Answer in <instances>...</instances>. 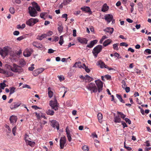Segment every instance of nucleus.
<instances>
[{"mask_svg":"<svg viewBox=\"0 0 151 151\" xmlns=\"http://www.w3.org/2000/svg\"><path fill=\"white\" fill-rule=\"evenodd\" d=\"M95 83L97 86L98 88L95 84L93 83H90L86 86V88L91 93L97 92L98 90L99 92H100L102 90L103 83L100 80H98L95 81Z\"/></svg>","mask_w":151,"mask_h":151,"instance_id":"obj_1","label":"nucleus"},{"mask_svg":"<svg viewBox=\"0 0 151 151\" xmlns=\"http://www.w3.org/2000/svg\"><path fill=\"white\" fill-rule=\"evenodd\" d=\"M10 49V47H4L3 48H0V54L3 58L7 55Z\"/></svg>","mask_w":151,"mask_h":151,"instance_id":"obj_2","label":"nucleus"},{"mask_svg":"<svg viewBox=\"0 0 151 151\" xmlns=\"http://www.w3.org/2000/svg\"><path fill=\"white\" fill-rule=\"evenodd\" d=\"M102 49V47L101 45H98L93 48L92 53L95 58L97 57L98 54L101 51Z\"/></svg>","mask_w":151,"mask_h":151,"instance_id":"obj_3","label":"nucleus"},{"mask_svg":"<svg viewBox=\"0 0 151 151\" xmlns=\"http://www.w3.org/2000/svg\"><path fill=\"white\" fill-rule=\"evenodd\" d=\"M49 105L52 109L55 111L58 110L59 105L55 98L54 100H51L50 101Z\"/></svg>","mask_w":151,"mask_h":151,"instance_id":"obj_4","label":"nucleus"},{"mask_svg":"<svg viewBox=\"0 0 151 151\" xmlns=\"http://www.w3.org/2000/svg\"><path fill=\"white\" fill-rule=\"evenodd\" d=\"M11 70L13 72L18 73H20L23 71L22 67L15 64H13L12 66Z\"/></svg>","mask_w":151,"mask_h":151,"instance_id":"obj_5","label":"nucleus"},{"mask_svg":"<svg viewBox=\"0 0 151 151\" xmlns=\"http://www.w3.org/2000/svg\"><path fill=\"white\" fill-rule=\"evenodd\" d=\"M39 21L37 18H30L26 21V24L29 26H32L38 22Z\"/></svg>","mask_w":151,"mask_h":151,"instance_id":"obj_6","label":"nucleus"},{"mask_svg":"<svg viewBox=\"0 0 151 151\" xmlns=\"http://www.w3.org/2000/svg\"><path fill=\"white\" fill-rule=\"evenodd\" d=\"M29 12L30 16L32 17H35L37 15V10L31 6L29 7Z\"/></svg>","mask_w":151,"mask_h":151,"instance_id":"obj_7","label":"nucleus"},{"mask_svg":"<svg viewBox=\"0 0 151 151\" xmlns=\"http://www.w3.org/2000/svg\"><path fill=\"white\" fill-rule=\"evenodd\" d=\"M104 19L108 23H110L111 21H112V24L114 23V20L113 19V16L111 14H106L104 16Z\"/></svg>","mask_w":151,"mask_h":151,"instance_id":"obj_8","label":"nucleus"},{"mask_svg":"<svg viewBox=\"0 0 151 151\" xmlns=\"http://www.w3.org/2000/svg\"><path fill=\"white\" fill-rule=\"evenodd\" d=\"M45 70V69L43 68H41L34 70L32 73V74L35 76H37L39 74L42 73Z\"/></svg>","mask_w":151,"mask_h":151,"instance_id":"obj_9","label":"nucleus"},{"mask_svg":"<svg viewBox=\"0 0 151 151\" xmlns=\"http://www.w3.org/2000/svg\"><path fill=\"white\" fill-rule=\"evenodd\" d=\"M51 125L55 129L56 128L57 130L59 129V123L55 120H53L50 121Z\"/></svg>","mask_w":151,"mask_h":151,"instance_id":"obj_10","label":"nucleus"},{"mask_svg":"<svg viewBox=\"0 0 151 151\" xmlns=\"http://www.w3.org/2000/svg\"><path fill=\"white\" fill-rule=\"evenodd\" d=\"M33 50L31 49H27L24 52L23 55L26 57L30 56Z\"/></svg>","mask_w":151,"mask_h":151,"instance_id":"obj_11","label":"nucleus"},{"mask_svg":"<svg viewBox=\"0 0 151 151\" xmlns=\"http://www.w3.org/2000/svg\"><path fill=\"white\" fill-rule=\"evenodd\" d=\"M20 102H16L13 103L10 106L11 109H14L18 107L21 104Z\"/></svg>","mask_w":151,"mask_h":151,"instance_id":"obj_12","label":"nucleus"},{"mask_svg":"<svg viewBox=\"0 0 151 151\" xmlns=\"http://www.w3.org/2000/svg\"><path fill=\"white\" fill-rule=\"evenodd\" d=\"M47 123V122L45 121H43L42 122H40L39 123V125L37 126V131L38 132L40 131L42 129L43 125Z\"/></svg>","mask_w":151,"mask_h":151,"instance_id":"obj_13","label":"nucleus"},{"mask_svg":"<svg viewBox=\"0 0 151 151\" xmlns=\"http://www.w3.org/2000/svg\"><path fill=\"white\" fill-rule=\"evenodd\" d=\"M65 138L64 137H62L60 140V146L61 149H63L65 143Z\"/></svg>","mask_w":151,"mask_h":151,"instance_id":"obj_14","label":"nucleus"},{"mask_svg":"<svg viewBox=\"0 0 151 151\" xmlns=\"http://www.w3.org/2000/svg\"><path fill=\"white\" fill-rule=\"evenodd\" d=\"M17 120V117L16 116L12 115L10 117V120L11 124H14V123H16Z\"/></svg>","mask_w":151,"mask_h":151,"instance_id":"obj_15","label":"nucleus"},{"mask_svg":"<svg viewBox=\"0 0 151 151\" xmlns=\"http://www.w3.org/2000/svg\"><path fill=\"white\" fill-rule=\"evenodd\" d=\"M97 65H99L101 68H106L107 65L105 64L101 60H100L97 63Z\"/></svg>","mask_w":151,"mask_h":151,"instance_id":"obj_16","label":"nucleus"},{"mask_svg":"<svg viewBox=\"0 0 151 151\" xmlns=\"http://www.w3.org/2000/svg\"><path fill=\"white\" fill-rule=\"evenodd\" d=\"M78 40L80 43L82 44H86L87 43L88 40L85 38L78 37Z\"/></svg>","mask_w":151,"mask_h":151,"instance_id":"obj_17","label":"nucleus"},{"mask_svg":"<svg viewBox=\"0 0 151 151\" xmlns=\"http://www.w3.org/2000/svg\"><path fill=\"white\" fill-rule=\"evenodd\" d=\"M81 9L83 11L89 13L90 14H91L92 13V12L90 8L88 6H85L81 8Z\"/></svg>","mask_w":151,"mask_h":151,"instance_id":"obj_18","label":"nucleus"},{"mask_svg":"<svg viewBox=\"0 0 151 151\" xmlns=\"http://www.w3.org/2000/svg\"><path fill=\"white\" fill-rule=\"evenodd\" d=\"M33 6L32 8H33L35 9L37 11L40 12L41 10L40 7L38 5L37 3L35 2H33L32 3Z\"/></svg>","mask_w":151,"mask_h":151,"instance_id":"obj_19","label":"nucleus"},{"mask_svg":"<svg viewBox=\"0 0 151 151\" xmlns=\"http://www.w3.org/2000/svg\"><path fill=\"white\" fill-rule=\"evenodd\" d=\"M98 40H96L92 41L90 42L89 44L87 45V47L91 48L93 47L94 45L96 44Z\"/></svg>","mask_w":151,"mask_h":151,"instance_id":"obj_20","label":"nucleus"},{"mask_svg":"<svg viewBox=\"0 0 151 151\" xmlns=\"http://www.w3.org/2000/svg\"><path fill=\"white\" fill-rule=\"evenodd\" d=\"M73 67L78 68H83V64H81L80 62H76L73 66Z\"/></svg>","mask_w":151,"mask_h":151,"instance_id":"obj_21","label":"nucleus"},{"mask_svg":"<svg viewBox=\"0 0 151 151\" xmlns=\"http://www.w3.org/2000/svg\"><path fill=\"white\" fill-rule=\"evenodd\" d=\"M32 45L37 48H42L43 47V45L39 43L36 42H34L32 43Z\"/></svg>","mask_w":151,"mask_h":151,"instance_id":"obj_22","label":"nucleus"},{"mask_svg":"<svg viewBox=\"0 0 151 151\" xmlns=\"http://www.w3.org/2000/svg\"><path fill=\"white\" fill-rule=\"evenodd\" d=\"M112 42V40L111 39H107L103 42V45L104 47H106L110 43H111Z\"/></svg>","mask_w":151,"mask_h":151,"instance_id":"obj_23","label":"nucleus"},{"mask_svg":"<svg viewBox=\"0 0 151 151\" xmlns=\"http://www.w3.org/2000/svg\"><path fill=\"white\" fill-rule=\"evenodd\" d=\"M105 31L109 33L111 35L112 33L114 31V29L113 28L107 27L105 29Z\"/></svg>","mask_w":151,"mask_h":151,"instance_id":"obj_24","label":"nucleus"},{"mask_svg":"<svg viewBox=\"0 0 151 151\" xmlns=\"http://www.w3.org/2000/svg\"><path fill=\"white\" fill-rule=\"evenodd\" d=\"M109 9V6H107L106 4H104L102 7L101 9V11L103 12H105L107 11Z\"/></svg>","mask_w":151,"mask_h":151,"instance_id":"obj_25","label":"nucleus"},{"mask_svg":"<svg viewBox=\"0 0 151 151\" xmlns=\"http://www.w3.org/2000/svg\"><path fill=\"white\" fill-rule=\"evenodd\" d=\"M48 95L49 98H52L53 95V92L51 91V88L50 87H49L48 88Z\"/></svg>","mask_w":151,"mask_h":151,"instance_id":"obj_26","label":"nucleus"},{"mask_svg":"<svg viewBox=\"0 0 151 151\" xmlns=\"http://www.w3.org/2000/svg\"><path fill=\"white\" fill-rule=\"evenodd\" d=\"M114 122L116 123L121 122V119L119 116H116L114 117Z\"/></svg>","mask_w":151,"mask_h":151,"instance_id":"obj_27","label":"nucleus"},{"mask_svg":"<svg viewBox=\"0 0 151 151\" xmlns=\"http://www.w3.org/2000/svg\"><path fill=\"white\" fill-rule=\"evenodd\" d=\"M97 117L99 122L101 123L102 121V119L103 118L102 114L100 113H99L97 114Z\"/></svg>","mask_w":151,"mask_h":151,"instance_id":"obj_28","label":"nucleus"},{"mask_svg":"<svg viewBox=\"0 0 151 151\" xmlns=\"http://www.w3.org/2000/svg\"><path fill=\"white\" fill-rule=\"evenodd\" d=\"M26 143L27 144L31 147H33L35 145V142H34L31 141V140L27 141V142Z\"/></svg>","mask_w":151,"mask_h":151,"instance_id":"obj_29","label":"nucleus"},{"mask_svg":"<svg viewBox=\"0 0 151 151\" xmlns=\"http://www.w3.org/2000/svg\"><path fill=\"white\" fill-rule=\"evenodd\" d=\"M47 37V35L45 34H42L40 36H37V39L40 40H42L43 38Z\"/></svg>","mask_w":151,"mask_h":151,"instance_id":"obj_30","label":"nucleus"},{"mask_svg":"<svg viewBox=\"0 0 151 151\" xmlns=\"http://www.w3.org/2000/svg\"><path fill=\"white\" fill-rule=\"evenodd\" d=\"M9 88L10 89L9 95H10L15 92L16 88L14 87H10Z\"/></svg>","mask_w":151,"mask_h":151,"instance_id":"obj_31","label":"nucleus"},{"mask_svg":"<svg viewBox=\"0 0 151 151\" xmlns=\"http://www.w3.org/2000/svg\"><path fill=\"white\" fill-rule=\"evenodd\" d=\"M116 96L121 102L123 103H125L124 101L123 100L121 96L120 95H119L118 94H116Z\"/></svg>","mask_w":151,"mask_h":151,"instance_id":"obj_32","label":"nucleus"},{"mask_svg":"<svg viewBox=\"0 0 151 151\" xmlns=\"http://www.w3.org/2000/svg\"><path fill=\"white\" fill-rule=\"evenodd\" d=\"M83 69L85 70L88 73L90 72L91 70L90 69L88 68V67H87L85 64H83Z\"/></svg>","mask_w":151,"mask_h":151,"instance_id":"obj_33","label":"nucleus"},{"mask_svg":"<svg viewBox=\"0 0 151 151\" xmlns=\"http://www.w3.org/2000/svg\"><path fill=\"white\" fill-rule=\"evenodd\" d=\"M46 113L49 115H53L54 114V111L50 109H48L46 111Z\"/></svg>","mask_w":151,"mask_h":151,"instance_id":"obj_34","label":"nucleus"},{"mask_svg":"<svg viewBox=\"0 0 151 151\" xmlns=\"http://www.w3.org/2000/svg\"><path fill=\"white\" fill-rule=\"evenodd\" d=\"M139 10V11H143V6L141 3L139 2L138 4Z\"/></svg>","mask_w":151,"mask_h":151,"instance_id":"obj_35","label":"nucleus"},{"mask_svg":"<svg viewBox=\"0 0 151 151\" xmlns=\"http://www.w3.org/2000/svg\"><path fill=\"white\" fill-rule=\"evenodd\" d=\"M64 42L63 39V36H61L60 37V40L59 42V43L61 45H62Z\"/></svg>","mask_w":151,"mask_h":151,"instance_id":"obj_36","label":"nucleus"},{"mask_svg":"<svg viewBox=\"0 0 151 151\" xmlns=\"http://www.w3.org/2000/svg\"><path fill=\"white\" fill-rule=\"evenodd\" d=\"M71 0H63V4L65 5H67L69 4L71 2Z\"/></svg>","mask_w":151,"mask_h":151,"instance_id":"obj_37","label":"nucleus"},{"mask_svg":"<svg viewBox=\"0 0 151 151\" xmlns=\"http://www.w3.org/2000/svg\"><path fill=\"white\" fill-rule=\"evenodd\" d=\"M6 86V85L4 82L1 83H0V87L2 89H4Z\"/></svg>","mask_w":151,"mask_h":151,"instance_id":"obj_38","label":"nucleus"},{"mask_svg":"<svg viewBox=\"0 0 151 151\" xmlns=\"http://www.w3.org/2000/svg\"><path fill=\"white\" fill-rule=\"evenodd\" d=\"M4 73L5 74H6L9 76H12L13 75V73L10 71H8L6 70L5 71Z\"/></svg>","mask_w":151,"mask_h":151,"instance_id":"obj_39","label":"nucleus"},{"mask_svg":"<svg viewBox=\"0 0 151 151\" xmlns=\"http://www.w3.org/2000/svg\"><path fill=\"white\" fill-rule=\"evenodd\" d=\"M86 79L88 80L89 81H92L93 79L89 76L88 75H87L85 76Z\"/></svg>","mask_w":151,"mask_h":151,"instance_id":"obj_40","label":"nucleus"},{"mask_svg":"<svg viewBox=\"0 0 151 151\" xmlns=\"http://www.w3.org/2000/svg\"><path fill=\"white\" fill-rule=\"evenodd\" d=\"M24 139L26 142H27V141L31 140L29 138V136L27 134L24 136Z\"/></svg>","mask_w":151,"mask_h":151,"instance_id":"obj_41","label":"nucleus"},{"mask_svg":"<svg viewBox=\"0 0 151 151\" xmlns=\"http://www.w3.org/2000/svg\"><path fill=\"white\" fill-rule=\"evenodd\" d=\"M117 114H118L120 115L121 118H122L123 119H124L126 116L125 115L120 112L117 111Z\"/></svg>","mask_w":151,"mask_h":151,"instance_id":"obj_42","label":"nucleus"},{"mask_svg":"<svg viewBox=\"0 0 151 151\" xmlns=\"http://www.w3.org/2000/svg\"><path fill=\"white\" fill-rule=\"evenodd\" d=\"M9 11L10 13L12 14L15 13V10L14 8L13 7H11L9 8Z\"/></svg>","mask_w":151,"mask_h":151,"instance_id":"obj_43","label":"nucleus"},{"mask_svg":"<svg viewBox=\"0 0 151 151\" xmlns=\"http://www.w3.org/2000/svg\"><path fill=\"white\" fill-rule=\"evenodd\" d=\"M34 64H32L31 65V67H29L28 70L30 71H33L34 69L35 68V67H34Z\"/></svg>","mask_w":151,"mask_h":151,"instance_id":"obj_44","label":"nucleus"},{"mask_svg":"<svg viewBox=\"0 0 151 151\" xmlns=\"http://www.w3.org/2000/svg\"><path fill=\"white\" fill-rule=\"evenodd\" d=\"M147 53L148 54H151V50L150 49H146L144 51V53Z\"/></svg>","mask_w":151,"mask_h":151,"instance_id":"obj_45","label":"nucleus"},{"mask_svg":"<svg viewBox=\"0 0 151 151\" xmlns=\"http://www.w3.org/2000/svg\"><path fill=\"white\" fill-rule=\"evenodd\" d=\"M113 48L114 50H118V44H113Z\"/></svg>","mask_w":151,"mask_h":151,"instance_id":"obj_46","label":"nucleus"},{"mask_svg":"<svg viewBox=\"0 0 151 151\" xmlns=\"http://www.w3.org/2000/svg\"><path fill=\"white\" fill-rule=\"evenodd\" d=\"M17 129V127L15 126L12 129V132L14 136L16 135V131Z\"/></svg>","mask_w":151,"mask_h":151,"instance_id":"obj_47","label":"nucleus"},{"mask_svg":"<svg viewBox=\"0 0 151 151\" xmlns=\"http://www.w3.org/2000/svg\"><path fill=\"white\" fill-rule=\"evenodd\" d=\"M58 77L60 81H62L64 79V78L63 76H58Z\"/></svg>","mask_w":151,"mask_h":151,"instance_id":"obj_48","label":"nucleus"},{"mask_svg":"<svg viewBox=\"0 0 151 151\" xmlns=\"http://www.w3.org/2000/svg\"><path fill=\"white\" fill-rule=\"evenodd\" d=\"M124 147L128 151H131L132 150V148L126 146L125 145V142H124Z\"/></svg>","mask_w":151,"mask_h":151,"instance_id":"obj_49","label":"nucleus"},{"mask_svg":"<svg viewBox=\"0 0 151 151\" xmlns=\"http://www.w3.org/2000/svg\"><path fill=\"white\" fill-rule=\"evenodd\" d=\"M82 149L84 151H88V148L87 146L84 145L82 147Z\"/></svg>","mask_w":151,"mask_h":151,"instance_id":"obj_50","label":"nucleus"},{"mask_svg":"<svg viewBox=\"0 0 151 151\" xmlns=\"http://www.w3.org/2000/svg\"><path fill=\"white\" fill-rule=\"evenodd\" d=\"M121 46H125V47H127L128 46V45L126 42H122L120 44Z\"/></svg>","mask_w":151,"mask_h":151,"instance_id":"obj_51","label":"nucleus"},{"mask_svg":"<svg viewBox=\"0 0 151 151\" xmlns=\"http://www.w3.org/2000/svg\"><path fill=\"white\" fill-rule=\"evenodd\" d=\"M66 132V133L67 136L68 135H70V131L68 127H67L65 129Z\"/></svg>","mask_w":151,"mask_h":151,"instance_id":"obj_52","label":"nucleus"},{"mask_svg":"<svg viewBox=\"0 0 151 151\" xmlns=\"http://www.w3.org/2000/svg\"><path fill=\"white\" fill-rule=\"evenodd\" d=\"M124 120L127 123H128L129 124H131V121L128 118H124Z\"/></svg>","mask_w":151,"mask_h":151,"instance_id":"obj_53","label":"nucleus"},{"mask_svg":"<svg viewBox=\"0 0 151 151\" xmlns=\"http://www.w3.org/2000/svg\"><path fill=\"white\" fill-rule=\"evenodd\" d=\"M22 88H27L29 89H31V88L29 86L26 84H24L23 85Z\"/></svg>","mask_w":151,"mask_h":151,"instance_id":"obj_54","label":"nucleus"},{"mask_svg":"<svg viewBox=\"0 0 151 151\" xmlns=\"http://www.w3.org/2000/svg\"><path fill=\"white\" fill-rule=\"evenodd\" d=\"M5 127L8 129V130L7 131V133H10L11 132V129L9 127V126L8 125H6Z\"/></svg>","mask_w":151,"mask_h":151,"instance_id":"obj_55","label":"nucleus"},{"mask_svg":"<svg viewBox=\"0 0 151 151\" xmlns=\"http://www.w3.org/2000/svg\"><path fill=\"white\" fill-rule=\"evenodd\" d=\"M36 115V116L37 117V118L38 119H40L41 118L40 115H41V113H37V112H36L35 113Z\"/></svg>","mask_w":151,"mask_h":151,"instance_id":"obj_56","label":"nucleus"},{"mask_svg":"<svg viewBox=\"0 0 151 151\" xmlns=\"http://www.w3.org/2000/svg\"><path fill=\"white\" fill-rule=\"evenodd\" d=\"M63 27L61 26H60L58 28V30L60 32H61L63 30Z\"/></svg>","mask_w":151,"mask_h":151,"instance_id":"obj_57","label":"nucleus"},{"mask_svg":"<svg viewBox=\"0 0 151 151\" xmlns=\"http://www.w3.org/2000/svg\"><path fill=\"white\" fill-rule=\"evenodd\" d=\"M12 67V66H11L8 64H6L5 65V68L9 69H11V70Z\"/></svg>","mask_w":151,"mask_h":151,"instance_id":"obj_58","label":"nucleus"},{"mask_svg":"<svg viewBox=\"0 0 151 151\" xmlns=\"http://www.w3.org/2000/svg\"><path fill=\"white\" fill-rule=\"evenodd\" d=\"M46 13L45 12L42 13L40 14V17L42 18H44V17L46 14Z\"/></svg>","mask_w":151,"mask_h":151,"instance_id":"obj_59","label":"nucleus"},{"mask_svg":"<svg viewBox=\"0 0 151 151\" xmlns=\"http://www.w3.org/2000/svg\"><path fill=\"white\" fill-rule=\"evenodd\" d=\"M122 88H125L127 86V85L125 83V81H123L122 82Z\"/></svg>","mask_w":151,"mask_h":151,"instance_id":"obj_60","label":"nucleus"},{"mask_svg":"<svg viewBox=\"0 0 151 151\" xmlns=\"http://www.w3.org/2000/svg\"><path fill=\"white\" fill-rule=\"evenodd\" d=\"M24 36H21L20 37H18L17 38V40H18L20 41V40L24 39Z\"/></svg>","mask_w":151,"mask_h":151,"instance_id":"obj_61","label":"nucleus"},{"mask_svg":"<svg viewBox=\"0 0 151 151\" xmlns=\"http://www.w3.org/2000/svg\"><path fill=\"white\" fill-rule=\"evenodd\" d=\"M59 39V37L58 36H55L54 37V39L53 40V41L56 42Z\"/></svg>","mask_w":151,"mask_h":151,"instance_id":"obj_62","label":"nucleus"},{"mask_svg":"<svg viewBox=\"0 0 151 151\" xmlns=\"http://www.w3.org/2000/svg\"><path fill=\"white\" fill-rule=\"evenodd\" d=\"M67 16L68 15L66 14H65L62 15V18H65L66 19L65 21H66L67 19Z\"/></svg>","mask_w":151,"mask_h":151,"instance_id":"obj_63","label":"nucleus"},{"mask_svg":"<svg viewBox=\"0 0 151 151\" xmlns=\"http://www.w3.org/2000/svg\"><path fill=\"white\" fill-rule=\"evenodd\" d=\"M19 32L18 31H15L13 32V34L17 36L19 35Z\"/></svg>","mask_w":151,"mask_h":151,"instance_id":"obj_64","label":"nucleus"}]
</instances>
